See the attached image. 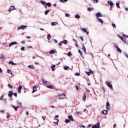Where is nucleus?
Wrapping results in <instances>:
<instances>
[{"label": "nucleus", "mask_w": 128, "mask_h": 128, "mask_svg": "<svg viewBox=\"0 0 128 128\" xmlns=\"http://www.w3.org/2000/svg\"><path fill=\"white\" fill-rule=\"evenodd\" d=\"M106 84L108 86V88H110V90H114V88H112V84H111L110 82L108 81H106L105 82Z\"/></svg>", "instance_id": "f257e3e1"}, {"label": "nucleus", "mask_w": 128, "mask_h": 128, "mask_svg": "<svg viewBox=\"0 0 128 128\" xmlns=\"http://www.w3.org/2000/svg\"><path fill=\"white\" fill-rule=\"evenodd\" d=\"M118 36L124 42V44H126V40L124 38L121 36L118 35Z\"/></svg>", "instance_id": "f03ea898"}, {"label": "nucleus", "mask_w": 128, "mask_h": 128, "mask_svg": "<svg viewBox=\"0 0 128 128\" xmlns=\"http://www.w3.org/2000/svg\"><path fill=\"white\" fill-rule=\"evenodd\" d=\"M25 28H26V26L21 25L20 27L18 28V30H24Z\"/></svg>", "instance_id": "7ed1b4c3"}, {"label": "nucleus", "mask_w": 128, "mask_h": 128, "mask_svg": "<svg viewBox=\"0 0 128 128\" xmlns=\"http://www.w3.org/2000/svg\"><path fill=\"white\" fill-rule=\"evenodd\" d=\"M86 74H87V76H90L91 74H94V72L92 70H90V72H85Z\"/></svg>", "instance_id": "20e7f679"}, {"label": "nucleus", "mask_w": 128, "mask_h": 128, "mask_svg": "<svg viewBox=\"0 0 128 128\" xmlns=\"http://www.w3.org/2000/svg\"><path fill=\"white\" fill-rule=\"evenodd\" d=\"M16 10V8L14 7V6H10L9 10H8V12H12V10Z\"/></svg>", "instance_id": "39448f33"}, {"label": "nucleus", "mask_w": 128, "mask_h": 128, "mask_svg": "<svg viewBox=\"0 0 128 128\" xmlns=\"http://www.w3.org/2000/svg\"><path fill=\"white\" fill-rule=\"evenodd\" d=\"M92 128H100V123L97 122V124H94L92 127Z\"/></svg>", "instance_id": "423d86ee"}, {"label": "nucleus", "mask_w": 128, "mask_h": 128, "mask_svg": "<svg viewBox=\"0 0 128 128\" xmlns=\"http://www.w3.org/2000/svg\"><path fill=\"white\" fill-rule=\"evenodd\" d=\"M49 54H56V50L53 49L49 52Z\"/></svg>", "instance_id": "0eeeda50"}, {"label": "nucleus", "mask_w": 128, "mask_h": 128, "mask_svg": "<svg viewBox=\"0 0 128 128\" xmlns=\"http://www.w3.org/2000/svg\"><path fill=\"white\" fill-rule=\"evenodd\" d=\"M12 94H14L12 90H10L8 92V96H9V98H12Z\"/></svg>", "instance_id": "6e6552de"}, {"label": "nucleus", "mask_w": 128, "mask_h": 128, "mask_svg": "<svg viewBox=\"0 0 128 128\" xmlns=\"http://www.w3.org/2000/svg\"><path fill=\"white\" fill-rule=\"evenodd\" d=\"M14 44H18V42H12L9 44V47L12 46H14Z\"/></svg>", "instance_id": "1a4fd4ad"}, {"label": "nucleus", "mask_w": 128, "mask_h": 128, "mask_svg": "<svg viewBox=\"0 0 128 128\" xmlns=\"http://www.w3.org/2000/svg\"><path fill=\"white\" fill-rule=\"evenodd\" d=\"M68 118L71 120V122H74V118H72V116L70 115V116H68Z\"/></svg>", "instance_id": "9d476101"}, {"label": "nucleus", "mask_w": 128, "mask_h": 128, "mask_svg": "<svg viewBox=\"0 0 128 128\" xmlns=\"http://www.w3.org/2000/svg\"><path fill=\"white\" fill-rule=\"evenodd\" d=\"M36 88H38V86H34L33 87V90L32 92V94H34V92H36V90H38L36 89Z\"/></svg>", "instance_id": "9b49d317"}, {"label": "nucleus", "mask_w": 128, "mask_h": 128, "mask_svg": "<svg viewBox=\"0 0 128 128\" xmlns=\"http://www.w3.org/2000/svg\"><path fill=\"white\" fill-rule=\"evenodd\" d=\"M96 18H100L102 16V14L100 13V12H98L96 14Z\"/></svg>", "instance_id": "f8f14e48"}, {"label": "nucleus", "mask_w": 128, "mask_h": 128, "mask_svg": "<svg viewBox=\"0 0 128 128\" xmlns=\"http://www.w3.org/2000/svg\"><path fill=\"white\" fill-rule=\"evenodd\" d=\"M54 68H56V65L54 64H52L51 66H50V68L52 69V72H54V70H56V69Z\"/></svg>", "instance_id": "ddd939ff"}, {"label": "nucleus", "mask_w": 128, "mask_h": 128, "mask_svg": "<svg viewBox=\"0 0 128 128\" xmlns=\"http://www.w3.org/2000/svg\"><path fill=\"white\" fill-rule=\"evenodd\" d=\"M114 47L116 48H117L118 52H120V53L121 54V52H122V50H120V48L118 47V46H114Z\"/></svg>", "instance_id": "4468645a"}, {"label": "nucleus", "mask_w": 128, "mask_h": 128, "mask_svg": "<svg viewBox=\"0 0 128 128\" xmlns=\"http://www.w3.org/2000/svg\"><path fill=\"white\" fill-rule=\"evenodd\" d=\"M82 100L84 102H86V92H84L83 94Z\"/></svg>", "instance_id": "2eb2a0df"}, {"label": "nucleus", "mask_w": 128, "mask_h": 128, "mask_svg": "<svg viewBox=\"0 0 128 128\" xmlns=\"http://www.w3.org/2000/svg\"><path fill=\"white\" fill-rule=\"evenodd\" d=\"M106 108L107 110H110V102H106Z\"/></svg>", "instance_id": "dca6fc26"}, {"label": "nucleus", "mask_w": 128, "mask_h": 128, "mask_svg": "<svg viewBox=\"0 0 128 128\" xmlns=\"http://www.w3.org/2000/svg\"><path fill=\"white\" fill-rule=\"evenodd\" d=\"M82 30L84 32H86V34H90V32L87 30L86 28H82Z\"/></svg>", "instance_id": "f3484780"}, {"label": "nucleus", "mask_w": 128, "mask_h": 128, "mask_svg": "<svg viewBox=\"0 0 128 128\" xmlns=\"http://www.w3.org/2000/svg\"><path fill=\"white\" fill-rule=\"evenodd\" d=\"M73 42H74V44L76 48H78V41H76V40L73 39Z\"/></svg>", "instance_id": "a211bd4d"}, {"label": "nucleus", "mask_w": 128, "mask_h": 128, "mask_svg": "<svg viewBox=\"0 0 128 128\" xmlns=\"http://www.w3.org/2000/svg\"><path fill=\"white\" fill-rule=\"evenodd\" d=\"M108 3L110 5L111 7L114 6V3L110 0H108Z\"/></svg>", "instance_id": "6ab92c4d"}, {"label": "nucleus", "mask_w": 128, "mask_h": 128, "mask_svg": "<svg viewBox=\"0 0 128 128\" xmlns=\"http://www.w3.org/2000/svg\"><path fill=\"white\" fill-rule=\"evenodd\" d=\"M8 64H12V66H16V64L14 63V62L12 61H10L8 62Z\"/></svg>", "instance_id": "aec40b11"}, {"label": "nucleus", "mask_w": 128, "mask_h": 128, "mask_svg": "<svg viewBox=\"0 0 128 128\" xmlns=\"http://www.w3.org/2000/svg\"><path fill=\"white\" fill-rule=\"evenodd\" d=\"M22 86H19L18 88V93L20 94V90H22Z\"/></svg>", "instance_id": "412c9836"}, {"label": "nucleus", "mask_w": 128, "mask_h": 128, "mask_svg": "<svg viewBox=\"0 0 128 128\" xmlns=\"http://www.w3.org/2000/svg\"><path fill=\"white\" fill-rule=\"evenodd\" d=\"M102 112L103 114H107L108 110H104V111H102Z\"/></svg>", "instance_id": "4be33fe9"}, {"label": "nucleus", "mask_w": 128, "mask_h": 128, "mask_svg": "<svg viewBox=\"0 0 128 128\" xmlns=\"http://www.w3.org/2000/svg\"><path fill=\"white\" fill-rule=\"evenodd\" d=\"M82 48L84 50V52H86V46H84V44H82Z\"/></svg>", "instance_id": "5701e85b"}, {"label": "nucleus", "mask_w": 128, "mask_h": 128, "mask_svg": "<svg viewBox=\"0 0 128 128\" xmlns=\"http://www.w3.org/2000/svg\"><path fill=\"white\" fill-rule=\"evenodd\" d=\"M40 2H41L42 4V6H46V2L41 0Z\"/></svg>", "instance_id": "b1692460"}, {"label": "nucleus", "mask_w": 128, "mask_h": 128, "mask_svg": "<svg viewBox=\"0 0 128 128\" xmlns=\"http://www.w3.org/2000/svg\"><path fill=\"white\" fill-rule=\"evenodd\" d=\"M50 10H46L45 11V12H44V14H45L46 16V14H48V12H50Z\"/></svg>", "instance_id": "393cba45"}, {"label": "nucleus", "mask_w": 128, "mask_h": 128, "mask_svg": "<svg viewBox=\"0 0 128 128\" xmlns=\"http://www.w3.org/2000/svg\"><path fill=\"white\" fill-rule=\"evenodd\" d=\"M52 38V36H50V34H48L47 36V39L48 40H50Z\"/></svg>", "instance_id": "a878e982"}, {"label": "nucleus", "mask_w": 128, "mask_h": 128, "mask_svg": "<svg viewBox=\"0 0 128 128\" xmlns=\"http://www.w3.org/2000/svg\"><path fill=\"white\" fill-rule=\"evenodd\" d=\"M7 72L8 74H12V72L10 70H8Z\"/></svg>", "instance_id": "bb28decb"}, {"label": "nucleus", "mask_w": 128, "mask_h": 128, "mask_svg": "<svg viewBox=\"0 0 128 128\" xmlns=\"http://www.w3.org/2000/svg\"><path fill=\"white\" fill-rule=\"evenodd\" d=\"M87 10H88V12H92V10H94V8H92L90 7H89L88 8Z\"/></svg>", "instance_id": "cd10ccee"}, {"label": "nucleus", "mask_w": 128, "mask_h": 128, "mask_svg": "<svg viewBox=\"0 0 128 128\" xmlns=\"http://www.w3.org/2000/svg\"><path fill=\"white\" fill-rule=\"evenodd\" d=\"M28 68H34V65H30L28 66Z\"/></svg>", "instance_id": "c85d7f7f"}, {"label": "nucleus", "mask_w": 128, "mask_h": 128, "mask_svg": "<svg viewBox=\"0 0 128 128\" xmlns=\"http://www.w3.org/2000/svg\"><path fill=\"white\" fill-rule=\"evenodd\" d=\"M52 26H56L58 23L56 22H52L51 23Z\"/></svg>", "instance_id": "c756f323"}, {"label": "nucleus", "mask_w": 128, "mask_h": 128, "mask_svg": "<svg viewBox=\"0 0 128 128\" xmlns=\"http://www.w3.org/2000/svg\"><path fill=\"white\" fill-rule=\"evenodd\" d=\"M98 22H101V24H104V22L102 21V20L100 18H98Z\"/></svg>", "instance_id": "7c9ffc66"}, {"label": "nucleus", "mask_w": 128, "mask_h": 128, "mask_svg": "<svg viewBox=\"0 0 128 128\" xmlns=\"http://www.w3.org/2000/svg\"><path fill=\"white\" fill-rule=\"evenodd\" d=\"M75 18H80V16L79 14H76L75 15Z\"/></svg>", "instance_id": "2f4dec72"}, {"label": "nucleus", "mask_w": 128, "mask_h": 128, "mask_svg": "<svg viewBox=\"0 0 128 128\" xmlns=\"http://www.w3.org/2000/svg\"><path fill=\"white\" fill-rule=\"evenodd\" d=\"M0 58L2 60H4V58H5L4 55V54H0Z\"/></svg>", "instance_id": "473e14b6"}, {"label": "nucleus", "mask_w": 128, "mask_h": 128, "mask_svg": "<svg viewBox=\"0 0 128 128\" xmlns=\"http://www.w3.org/2000/svg\"><path fill=\"white\" fill-rule=\"evenodd\" d=\"M59 120L58 119H56V122H53V124H58Z\"/></svg>", "instance_id": "72a5a7b5"}, {"label": "nucleus", "mask_w": 128, "mask_h": 128, "mask_svg": "<svg viewBox=\"0 0 128 128\" xmlns=\"http://www.w3.org/2000/svg\"><path fill=\"white\" fill-rule=\"evenodd\" d=\"M70 122V120H68V119L65 120V122H66V124H68V122Z\"/></svg>", "instance_id": "f704fd0d"}, {"label": "nucleus", "mask_w": 128, "mask_h": 128, "mask_svg": "<svg viewBox=\"0 0 128 128\" xmlns=\"http://www.w3.org/2000/svg\"><path fill=\"white\" fill-rule=\"evenodd\" d=\"M46 6H48V8H50V7L52 6V4H50V2L46 3Z\"/></svg>", "instance_id": "c9c22d12"}, {"label": "nucleus", "mask_w": 128, "mask_h": 128, "mask_svg": "<svg viewBox=\"0 0 128 128\" xmlns=\"http://www.w3.org/2000/svg\"><path fill=\"white\" fill-rule=\"evenodd\" d=\"M78 52L79 54H80L81 56H82V51L80 50H78Z\"/></svg>", "instance_id": "e433bc0d"}, {"label": "nucleus", "mask_w": 128, "mask_h": 128, "mask_svg": "<svg viewBox=\"0 0 128 128\" xmlns=\"http://www.w3.org/2000/svg\"><path fill=\"white\" fill-rule=\"evenodd\" d=\"M122 36H123L124 38H128V36L126 35V34H122Z\"/></svg>", "instance_id": "4c0bfd02"}, {"label": "nucleus", "mask_w": 128, "mask_h": 128, "mask_svg": "<svg viewBox=\"0 0 128 128\" xmlns=\"http://www.w3.org/2000/svg\"><path fill=\"white\" fill-rule=\"evenodd\" d=\"M46 88H50V90H52V86H46Z\"/></svg>", "instance_id": "58836bf2"}, {"label": "nucleus", "mask_w": 128, "mask_h": 128, "mask_svg": "<svg viewBox=\"0 0 128 128\" xmlns=\"http://www.w3.org/2000/svg\"><path fill=\"white\" fill-rule=\"evenodd\" d=\"M12 108H14L16 112H18V108L14 106H12Z\"/></svg>", "instance_id": "ea45409f"}, {"label": "nucleus", "mask_w": 128, "mask_h": 128, "mask_svg": "<svg viewBox=\"0 0 128 128\" xmlns=\"http://www.w3.org/2000/svg\"><path fill=\"white\" fill-rule=\"evenodd\" d=\"M116 6H117V8H120V3H116Z\"/></svg>", "instance_id": "a19ab883"}, {"label": "nucleus", "mask_w": 128, "mask_h": 128, "mask_svg": "<svg viewBox=\"0 0 128 128\" xmlns=\"http://www.w3.org/2000/svg\"><path fill=\"white\" fill-rule=\"evenodd\" d=\"M72 52H69L68 54V56H72Z\"/></svg>", "instance_id": "79ce46f5"}, {"label": "nucleus", "mask_w": 128, "mask_h": 128, "mask_svg": "<svg viewBox=\"0 0 128 128\" xmlns=\"http://www.w3.org/2000/svg\"><path fill=\"white\" fill-rule=\"evenodd\" d=\"M63 43L64 44H68V40H64V42H63Z\"/></svg>", "instance_id": "37998d69"}, {"label": "nucleus", "mask_w": 128, "mask_h": 128, "mask_svg": "<svg viewBox=\"0 0 128 128\" xmlns=\"http://www.w3.org/2000/svg\"><path fill=\"white\" fill-rule=\"evenodd\" d=\"M64 70H68V66H64Z\"/></svg>", "instance_id": "c03bdc74"}, {"label": "nucleus", "mask_w": 128, "mask_h": 128, "mask_svg": "<svg viewBox=\"0 0 128 128\" xmlns=\"http://www.w3.org/2000/svg\"><path fill=\"white\" fill-rule=\"evenodd\" d=\"M42 82H43V84H47V82H48L44 80V79H42Z\"/></svg>", "instance_id": "a18cd8bd"}, {"label": "nucleus", "mask_w": 128, "mask_h": 128, "mask_svg": "<svg viewBox=\"0 0 128 128\" xmlns=\"http://www.w3.org/2000/svg\"><path fill=\"white\" fill-rule=\"evenodd\" d=\"M62 44H64V42H62V41H60V43H58V46H62Z\"/></svg>", "instance_id": "49530a36"}, {"label": "nucleus", "mask_w": 128, "mask_h": 128, "mask_svg": "<svg viewBox=\"0 0 128 128\" xmlns=\"http://www.w3.org/2000/svg\"><path fill=\"white\" fill-rule=\"evenodd\" d=\"M112 26H113V28H116V24L112 23Z\"/></svg>", "instance_id": "de8ad7c7"}, {"label": "nucleus", "mask_w": 128, "mask_h": 128, "mask_svg": "<svg viewBox=\"0 0 128 128\" xmlns=\"http://www.w3.org/2000/svg\"><path fill=\"white\" fill-rule=\"evenodd\" d=\"M8 88H12V86L10 84H8Z\"/></svg>", "instance_id": "09e8293b"}, {"label": "nucleus", "mask_w": 128, "mask_h": 128, "mask_svg": "<svg viewBox=\"0 0 128 128\" xmlns=\"http://www.w3.org/2000/svg\"><path fill=\"white\" fill-rule=\"evenodd\" d=\"M75 76H80V74L78 72H77L75 74Z\"/></svg>", "instance_id": "8fccbe9b"}, {"label": "nucleus", "mask_w": 128, "mask_h": 128, "mask_svg": "<svg viewBox=\"0 0 128 128\" xmlns=\"http://www.w3.org/2000/svg\"><path fill=\"white\" fill-rule=\"evenodd\" d=\"M14 96H16H16H18V93H13Z\"/></svg>", "instance_id": "3c124183"}, {"label": "nucleus", "mask_w": 128, "mask_h": 128, "mask_svg": "<svg viewBox=\"0 0 128 128\" xmlns=\"http://www.w3.org/2000/svg\"><path fill=\"white\" fill-rule=\"evenodd\" d=\"M94 0V2H96V4H98V0Z\"/></svg>", "instance_id": "603ef678"}, {"label": "nucleus", "mask_w": 128, "mask_h": 128, "mask_svg": "<svg viewBox=\"0 0 128 128\" xmlns=\"http://www.w3.org/2000/svg\"><path fill=\"white\" fill-rule=\"evenodd\" d=\"M76 90L78 91V86H76Z\"/></svg>", "instance_id": "864d4df0"}, {"label": "nucleus", "mask_w": 128, "mask_h": 128, "mask_svg": "<svg viewBox=\"0 0 128 128\" xmlns=\"http://www.w3.org/2000/svg\"><path fill=\"white\" fill-rule=\"evenodd\" d=\"M21 50H24V46H23L21 48H20Z\"/></svg>", "instance_id": "5fc2aeb1"}, {"label": "nucleus", "mask_w": 128, "mask_h": 128, "mask_svg": "<svg viewBox=\"0 0 128 128\" xmlns=\"http://www.w3.org/2000/svg\"><path fill=\"white\" fill-rule=\"evenodd\" d=\"M80 38L82 42H84V38L82 37H80Z\"/></svg>", "instance_id": "6e6d98bb"}, {"label": "nucleus", "mask_w": 128, "mask_h": 128, "mask_svg": "<svg viewBox=\"0 0 128 128\" xmlns=\"http://www.w3.org/2000/svg\"><path fill=\"white\" fill-rule=\"evenodd\" d=\"M66 16H67V18H68V16H70V14H66Z\"/></svg>", "instance_id": "4d7b16f0"}, {"label": "nucleus", "mask_w": 128, "mask_h": 128, "mask_svg": "<svg viewBox=\"0 0 128 128\" xmlns=\"http://www.w3.org/2000/svg\"><path fill=\"white\" fill-rule=\"evenodd\" d=\"M17 104H19V106H22V102H18Z\"/></svg>", "instance_id": "13d9d810"}, {"label": "nucleus", "mask_w": 128, "mask_h": 128, "mask_svg": "<svg viewBox=\"0 0 128 128\" xmlns=\"http://www.w3.org/2000/svg\"><path fill=\"white\" fill-rule=\"evenodd\" d=\"M4 98V96H2L0 98V100H2Z\"/></svg>", "instance_id": "bf43d9fd"}, {"label": "nucleus", "mask_w": 128, "mask_h": 128, "mask_svg": "<svg viewBox=\"0 0 128 128\" xmlns=\"http://www.w3.org/2000/svg\"><path fill=\"white\" fill-rule=\"evenodd\" d=\"M58 118V115H56V116H54V118Z\"/></svg>", "instance_id": "052dcab7"}, {"label": "nucleus", "mask_w": 128, "mask_h": 128, "mask_svg": "<svg viewBox=\"0 0 128 128\" xmlns=\"http://www.w3.org/2000/svg\"><path fill=\"white\" fill-rule=\"evenodd\" d=\"M21 44H25L24 41H22L21 42Z\"/></svg>", "instance_id": "680f3d73"}, {"label": "nucleus", "mask_w": 128, "mask_h": 128, "mask_svg": "<svg viewBox=\"0 0 128 128\" xmlns=\"http://www.w3.org/2000/svg\"><path fill=\"white\" fill-rule=\"evenodd\" d=\"M54 42H56V44H58V40H54Z\"/></svg>", "instance_id": "e2e57ef3"}, {"label": "nucleus", "mask_w": 128, "mask_h": 128, "mask_svg": "<svg viewBox=\"0 0 128 128\" xmlns=\"http://www.w3.org/2000/svg\"><path fill=\"white\" fill-rule=\"evenodd\" d=\"M90 126H92V124H89L88 126V128H90Z\"/></svg>", "instance_id": "0e129e2a"}, {"label": "nucleus", "mask_w": 128, "mask_h": 128, "mask_svg": "<svg viewBox=\"0 0 128 128\" xmlns=\"http://www.w3.org/2000/svg\"><path fill=\"white\" fill-rule=\"evenodd\" d=\"M6 118H10V114H7Z\"/></svg>", "instance_id": "69168bd1"}, {"label": "nucleus", "mask_w": 128, "mask_h": 128, "mask_svg": "<svg viewBox=\"0 0 128 128\" xmlns=\"http://www.w3.org/2000/svg\"><path fill=\"white\" fill-rule=\"evenodd\" d=\"M32 46H28L27 48H32Z\"/></svg>", "instance_id": "338daca9"}, {"label": "nucleus", "mask_w": 128, "mask_h": 128, "mask_svg": "<svg viewBox=\"0 0 128 128\" xmlns=\"http://www.w3.org/2000/svg\"><path fill=\"white\" fill-rule=\"evenodd\" d=\"M126 58H128V55L127 54H126Z\"/></svg>", "instance_id": "774afa93"}]
</instances>
